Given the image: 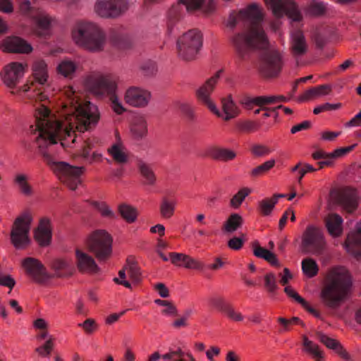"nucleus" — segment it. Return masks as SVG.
Listing matches in <instances>:
<instances>
[{"instance_id":"nucleus-64","label":"nucleus","mask_w":361,"mask_h":361,"mask_svg":"<svg viewBox=\"0 0 361 361\" xmlns=\"http://www.w3.org/2000/svg\"><path fill=\"white\" fill-rule=\"evenodd\" d=\"M78 326L82 327L87 334H92L97 328V324L93 319H87Z\"/></svg>"},{"instance_id":"nucleus-9","label":"nucleus","mask_w":361,"mask_h":361,"mask_svg":"<svg viewBox=\"0 0 361 361\" xmlns=\"http://www.w3.org/2000/svg\"><path fill=\"white\" fill-rule=\"evenodd\" d=\"M49 78L47 65L43 60H37L32 65V80L28 83L24 85L20 88V91L28 92L32 88L38 90V92L33 97H36L37 100L41 102L47 99V96L40 91L39 86L44 87L47 84Z\"/></svg>"},{"instance_id":"nucleus-49","label":"nucleus","mask_w":361,"mask_h":361,"mask_svg":"<svg viewBox=\"0 0 361 361\" xmlns=\"http://www.w3.org/2000/svg\"><path fill=\"white\" fill-rule=\"evenodd\" d=\"M264 286L269 293L271 295H275L279 287L276 282V277L274 274L268 273L264 276Z\"/></svg>"},{"instance_id":"nucleus-50","label":"nucleus","mask_w":361,"mask_h":361,"mask_svg":"<svg viewBox=\"0 0 361 361\" xmlns=\"http://www.w3.org/2000/svg\"><path fill=\"white\" fill-rule=\"evenodd\" d=\"M275 163L276 162L274 159H270L265 161L264 163L254 168L251 171V176L257 177L264 174L274 166Z\"/></svg>"},{"instance_id":"nucleus-12","label":"nucleus","mask_w":361,"mask_h":361,"mask_svg":"<svg viewBox=\"0 0 361 361\" xmlns=\"http://www.w3.org/2000/svg\"><path fill=\"white\" fill-rule=\"evenodd\" d=\"M222 71L219 70L212 76L206 80L195 91V96L200 103L207 106L213 114L217 116H221V111L214 103L211 94L214 92L218 83Z\"/></svg>"},{"instance_id":"nucleus-53","label":"nucleus","mask_w":361,"mask_h":361,"mask_svg":"<svg viewBox=\"0 0 361 361\" xmlns=\"http://www.w3.org/2000/svg\"><path fill=\"white\" fill-rule=\"evenodd\" d=\"M92 204L100 212L102 216L109 219H115L116 217V214L105 202H94Z\"/></svg>"},{"instance_id":"nucleus-20","label":"nucleus","mask_w":361,"mask_h":361,"mask_svg":"<svg viewBox=\"0 0 361 361\" xmlns=\"http://www.w3.org/2000/svg\"><path fill=\"white\" fill-rule=\"evenodd\" d=\"M338 202L348 213L353 212L358 205L357 190L350 188H345L338 195Z\"/></svg>"},{"instance_id":"nucleus-58","label":"nucleus","mask_w":361,"mask_h":361,"mask_svg":"<svg viewBox=\"0 0 361 361\" xmlns=\"http://www.w3.org/2000/svg\"><path fill=\"white\" fill-rule=\"evenodd\" d=\"M245 235L242 234V238L240 237H233L231 238L228 241V246L229 248L234 250H239L243 247L245 239H244Z\"/></svg>"},{"instance_id":"nucleus-29","label":"nucleus","mask_w":361,"mask_h":361,"mask_svg":"<svg viewBox=\"0 0 361 361\" xmlns=\"http://www.w3.org/2000/svg\"><path fill=\"white\" fill-rule=\"evenodd\" d=\"M107 152L113 160L118 164H125L128 161L127 149L121 142L113 144L108 148Z\"/></svg>"},{"instance_id":"nucleus-26","label":"nucleus","mask_w":361,"mask_h":361,"mask_svg":"<svg viewBox=\"0 0 361 361\" xmlns=\"http://www.w3.org/2000/svg\"><path fill=\"white\" fill-rule=\"evenodd\" d=\"M325 226L329 233L333 237H338L343 232V219L335 213L328 214L325 219Z\"/></svg>"},{"instance_id":"nucleus-56","label":"nucleus","mask_w":361,"mask_h":361,"mask_svg":"<svg viewBox=\"0 0 361 361\" xmlns=\"http://www.w3.org/2000/svg\"><path fill=\"white\" fill-rule=\"evenodd\" d=\"M250 151L255 157H264L269 154L271 150L269 147L262 145H254L252 146Z\"/></svg>"},{"instance_id":"nucleus-2","label":"nucleus","mask_w":361,"mask_h":361,"mask_svg":"<svg viewBox=\"0 0 361 361\" xmlns=\"http://www.w3.org/2000/svg\"><path fill=\"white\" fill-rule=\"evenodd\" d=\"M263 16L261 9L255 4L247 8L233 11L227 20L226 26L234 29L243 23L247 30L234 35L231 42L238 57L245 60L257 50H264L260 63V71L267 78L276 77L281 71L283 61L281 54L276 50H267L269 42L261 26Z\"/></svg>"},{"instance_id":"nucleus-45","label":"nucleus","mask_w":361,"mask_h":361,"mask_svg":"<svg viewBox=\"0 0 361 361\" xmlns=\"http://www.w3.org/2000/svg\"><path fill=\"white\" fill-rule=\"evenodd\" d=\"M284 292L286 293V295L294 299L296 302L300 303L304 308H305L307 310H308L310 312L315 314V310L310 307L307 302L298 293H296L290 286H286L284 288Z\"/></svg>"},{"instance_id":"nucleus-4","label":"nucleus","mask_w":361,"mask_h":361,"mask_svg":"<svg viewBox=\"0 0 361 361\" xmlns=\"http://www.w3.org/2000/svg\"><path fill=\"white\" fill-rule=\"evenodd\" d=\"M351 286L349 275L343 269H335L330 275V282L322 290L324 304L332 309L340 306Z\"/></svg>"},{"instance_id":"nucleus-8","label":"nucleus","mask_w":361,"mask_h":361,"mask_svg":"<svg viewBox=\"0 0 361 361\" xmlns=\"http://www.w3.org/2000/svg\"><path fill=\"white\" fill-rule=\"evenodd\" d=\"M20 12L32 19L33 32L39 37H46L49 34L51 18L39 10L29 0H23L20 5Z\"/></svg>"},{"instance_id":"nucleus-51","label":"nucleus","mask_w":361,"mask_h":361,"mask_svg":"<svg viewBox=\"0 0 361 361\" xmlns=\"http://www.w3.org/2000/svg\"><path fill=\"white\" fill-rule=\"evenodd\" d=\"M261 98L262 109L267 111L268 109H270V108L266 106L267 105L276 104L278 102H286L288 101V99L282 95L261 96Z\"/></svg>"},{"instance_id":"nucleus-7","label":"nucleus","mask_w":361,"mask_h":361,"mask_svg":"<svg viewBox=\"0 0 361 361\" xmlns=\"http://www.w3.org/2000/svg\"><path fill=\"white\" fill-rule=\"evenodd\" d=\"M202 46V35L197 29L190 30L176 42L178 56L182 60L189 61L195 59Z\"/></svg>"},{"instance_id":"nucleus-61","label":"nucleus","mask_w":361,"mask_h":361,"mask_svg":"<svg viewBox=\"0 0 361 361\" xmlns=\"http://www.w3.org/2000/svg\"><path fill=\"white\" fill-rule=\"evenodd\" d=\"M238 128L243 132H252L258 128L257 123L252 121H245L238 124Z\"/></svg>"},{"instance_id":"nucleus-47","label":"nucleus","mask_w":361,"mask_h":361,"mask_svg":"<svg viewBox=\"0 0 361 361\" xmlns=\"http://www.w3.org/2000/svg\"><path fill=\"white\" fill-rule=\"evenodd\" d=\"M276 204L272 198H265L259 202L258 210L263 216H268L271 214Z\"/></svg>"},{"instance_id":"nucleus-15","label":"nucleus","mask_w":361,"mask_h":361,"mask_svg":"<svg viewBox=\"0 0 361 361\" xmlns=\"http://www.w3.org/2000/svg\"><path fill=\"white\" fill-rule=\"evenodd\" d=\"M151 99L152 94L149 90L137 86L128 88L124 94L126 103L136 108L146 107Z\"/></svg>"},{"instance_id":"nucleus-21","label":"nucleus","mask_w":361,"mask_h":361,"mask_svg":"<svg viewBox=\"0 0 361 361\" xmlns=\"http://www.w3.org/2000/svg\"><path fill=\"white\" fill-rule=\"evenodd\" d=\"M4 50L8 52L27 54L32 51V46L18 37H9L3 42Z\"/></svg>"},{"instance_id":"nucleus-25","label":"nucleus","mask_w":361,"mask_h":361,"mask_svg":"<svg viewBox=\"0 0 361 361\" xmlns=\"http://www.w3.org/2000/svg\"><path fill=\"white\" fill-rule=\"evenodd\" d=\"M35 238L41 246L49 244L51 239L49 219L47 218L41 219L39 227L35 233Z\"/></svg>"},{"instance_id":"nucleus-48","label":"nucleus","mask_w":361,"mask_h":361,"mask_svg":"<svg viewBox=\"0 0 361 361\" xmlns=\"http://www.w3.org/2000/svg\"><path fill=\"white\" fill-rule=\"evenodd\" d=\"M239 102L245 109L248 110L252 109L255 105L262 107L261 96L255 97L243 96L239 99Z\"/></svg>"},{"instance_id":"nucleus-5","label":"nucleus","mask_w":361,"mask_h":361,"mask_svg":"<svg viewBox=\"0 0 361 361\" xmlns=\"http://www.w3.org/2000/svg\"><path fill=\"white\" fill-rule=\"evenodd\" d=\"M85 85L90 92L98 97L109 96L111 106L117 114L126 111L115 94L116 84L110 76L99 73L92 75L86 79Z\"/></svg>"},{"instance_id":"nucleus-39","label":"nucleus","mask_w":361,"mask_h":361,"mask_svg":"<svg viewBox=\"0 0 361 361\" xmlns=\"http://www.w3.org/2000/svg\"><path fill=\"white\" fill-rule=\"evenodd\" d=\"M182 27L180 16L176 11H171L167 23V35L171 36L176 34V31Z\"/></svg>"},{"instance_id":"nucleus-60","label":"nucleus","mask_w":361,"mask_h":361,"mask_svg":"<svg viewBox=\"0 0 361 361\" xmlns=\"http://www.w3.org/2000/svg\"><path fill=\"white\" fill-rule=\"evenodd\" d=\"M212 304L223 313L226 311L230 303L226 302L221 297H214L211 299Z\"/></svg>"},{"instance_id":"nucleus-6","label":"nucleus","mask_w":361,"mask_h":361,"mask_svg":"<svg viewBox=\"0 0 361 361\" xmlns=\"http://www.w3.org/2000/svg\"><path fill=\"white\" fill-rule=\"evenodd\" d=\"M326 240L324 231L316 226H307L301 237L300 249L306 255L320 256L325 253Z\"/></svg>"},{"instance_id":"nucleus-54","label":"nucleus","mask_w":361,"mask_h":361,"mask_svg":"<svg viewBox=\"0 0 361 361\" xmlns=\"http://www.w3.org/2000/svg\"><path fill=\"white\" fill-rule=\"evenodd\" d=\"M54 348L53 338H49L44 345L35 349V351L42 357H47L50 355Z\"/></svg>"},{"instance_id":"nucleus-46","label":"nucleus","mask_w":361,"mask_h":361,"mask_svg":"<svg viewBox=\"0 0 361 361\" xmlns=\"http://www.w3.org/2000/svg\"><path fill=\"white\" fill-rule=\"evenodd\" d=\"M326 4L319 0H312L307 7V11L310 15L319 16L324 13Z\"/></svg>"},{"instance_id":"nucleus-27","label":"nucleus","mask_w":361,"mask_h":361,"mask_svg":"<svg viewBox=\"0 0 361 361\" xmlns=\"http://www.w3.org/2000/svg\"><path fill=\"white\" fill-rule=\"evenodd\" d=\"M221 106L223 113L221 112V116L224 121H229L237 117L240 114V109L233 101L231 94L221 99Z\"/></svg>"},{"instance_id":"nucleus-36","label":"nucleus","mask_w":361,"mask_h":361,"mask_svg":"<svg viewBox=\"0 0 361 361\" xmlns=\"http://www.w3.org/2000/svg\"><path fill=\"white\" fill-rule=\"evenodd\" d=\"M95 144V139L89 138L85 141L82 147V157L90 162L98 161L102 158V154L98 152H94L91 156L90 154V150L94 148Z\"/></svg>"},{"instance_id":"nucleus-30","label":"nucleus","mask_w":361,"mask_h":361,"mask_svg":"<svg viewBox=\"0 0 361 361\" xmlns=\"http://www.w3.org/2000/svg\"><path fill=\"white\" fill-rule=\"evenodd\" d=\"M51 268L58 277L68 276L73 273V266L71 261L63 259H56L51 262Z\"/></svg>"},{"instance_id":"nucleus-63","label":"nucleus","mask_w":361,"mask_h":361,"mask_svg":"<svg viewBox=\"0 0 361 361\" xmlns=\"http://www.w3.org/2000/svg\"><path fill=\"white\" fill-rule=\"evenodd\" d=\"M0 285L8 287L11 290L16 285V281L10 275L0 274Z\"/></svg>"},{"instance_id":"nucleus-33","label":"nucleus","mask_w":361,"mask_h":361,"mask_svg":"<svg viewBox=\"0 0 361 361\" xmlns=\"http://www.w3.org/2000/svg\"><path fill=\"white\" fill-rule=\"evenodd\" d=\"M112 43L119 49H127L130 46V41L127 34L117 30H113L110 35Z\"/></svg>"},{"instance_id":"nucleus-34","label":"nucleus","mask_w":361,"mask_h":361,"mask_svg":"<svg viewBox=\"0 0 361 361\" xmlns=\"http://www.w3.org/2000/svg\"><path fill=\"white\" fill-rule=\"evenodd\" d=\"M15 184L17 185L20 193L25 196H31L33 194V189L28 183V176L24 173H18L16 175L14 180Z\"/></svg>"},{"instance_id":"nucleus-17","label":"nucleus","mask_w":361,"mask_h":361,"mask_svg":"<svg viewBox=\"0 0 361 361\" xmlns=\"http://www.w3.org/2000/svg\"><path fill=\"white\" fill-rule=\"evenodd\" d=\"M289 45L290 53L296 59L305 55L308 51V44L305 35L298 28L291 30Z\"/></svg>"},{"instance_id":"nucleus-62","label":"nucleus","mask_w":361,"mask_h":361,"mask_svg":"<svg viewBox=\"0 0 361 361\" xmlns=\"http://www.w3.org/2000/svg\"><path fill=\"white\" fill-rule=\"evenodd\" d=\"M187 269H202L203 268V264L196 260L194 258L190 257V256L187 255L185 261L183 264V265Z\"/></svg>"},{"instance_id":"nucleus-44","label":"nucleus","mask_w":361,"mask_h":361,"mask_svg":"<svg viewBox=\"0 0 361 361\" xmlns=\"http://www.w3.org/2000/svg\"><path fill=\"white\" fill-rule=\"evenodd\" d=\"M126 269H127V274L134 283H138L141 281V272L139 267L137 264L127 261L126 264Z\"/></svg>"},{"instance_id":"nucleus-18","label":"nucleus","mask_w":361,"mask_h":361,"mask_svg":"<svg viewBox=\"0 0 361 361\" xmlns=\"http://www.w3.org/2000/svg\"><path fill=\"white\" fill-rule=\"evenodd\" d=\"M75 264L79 271L82 273L94 274L99 271L94 258L78 248L75 250Z\"/></svg>"},{"instance_id":"nucleus-42","label":"nucleus","mask_w":361,"mask_h":361,"mask_svg":"<svg viewBox=\"0 0 361 361\" xmlns=\"http://www.w3.org/2000/svg\"><path fill=\"white\" fill-rule=\"evenodd\" d=\"M77 64L73 61L68 59L63 60L57 67L60 74L65 77L71 78L77 69Z\"/></svg>"},{"instance_id":"nucleus-19","label":"nucleus","mask_w":361,"mask_h":361,"mask_svg":"<svg viewBox=\"0 0 361 361\" xmlns=\"http://www.w3.org/2000/svg\"><path fill=\"white\" fill-rule=\"evenodd\" d=\"M24 66L18 62H13L4 68L2 78L5 85L10 87H14L24 74Z\"/></svg>"},{"instance_id":"nucleus-24","label":"nucleus","mask_w":361,"mask_h":361,"mask_svg":"<svg viewBox=\"0 0 361 361\" xmlns=\"http://www.w3.org/2000/svg\"><path fill=\"white\" fill-rule=\"evenodd\" d=\"M209 156L216 161L228 162L236 158L237 152L231 148L214 146L209 148Z\"/></svg>"},{"instance_id":"nucleus-23","label":"nucleus","mask_w":361,"mask_h":361,"mask_svg":"<svg viewBox=\"0 0 361 361\" xmlns=\"http://www.w3.org/2000/svg\"><path fill=\"white\" fill-rule=\"evenodd\" d=\"M317 338L318 340L325 345L328 348L332 349L345 360H350L351 357L348 353L343 348L341 343L336 340L329 337L322 332L317 333Z\"/></svg>"},{"instance_id":"nucleus-55","label":"nucleus","mask_w":361,"mask_h":361,"mask_svg":"<svg viewBox=\"0 0 361 361\" xmlns=\"http://www.w3.org/2000/svg\"><path fill=\"white\" fill-rule=\"evenodd\" d=\"M224 313L228 319L234 322H242L244 319L243 314L240 312L236 311L231 304Z\"/></svg>"},{"instance_id":"nucleus-35","label":"nucleus","mask_w":361,"mask_h":361,"mask_svg":"<svg viewBox=\"0 0 361 361\" xmlns=\"http://www.w3.org/2000/svg\"><path fill=\"white\" fill-rule=\"evenodd\" d=\"M302 344L304 347V350L310 354L315 361H324V353L319 349L318 345L314 343L312 341L309 340L307 336H303L302 337Z\"/></svg>"},{"instance_id":"nucleus-11","label":"nucleus","mask_w":361,"mask_h":361,"mask_svg":"<svg viewBox=\"0 0 361 361\" xmlns=\"http://www.w3.org/2000/svg\"><path fill=\"white\" fill-rule=\"evenodd\" d=\"M32 217L28 214L18 216L14 221L11 240L17 249H23L30 243L29 237Z\"/></svg>"},{"instance_id":"nucleus-14","label":"nucleus","mask_w":361,"mask_h":361,"mask_svg":"<svg viewBox=\"0 0 361 361\" xmlns=\"http://www.w3.org/2000/svg\"><path fill=\"white\" fill-rule=\"evenodd\" d=\"M264 1L276 18H279L286 15L293 22H300L302 20V15L293 2L283 0H264Z\"/></svg>"},{"instance_id":"nucleus-31","label":"nucleus","mask_w":361,"mask_h":361,"mask_svg":"<svg viewBox=\"0 0 361 361\" xmlns=\"http://www.w3.org/2000/svg\"><path fill=\"white\" fill-rule=\"evenodd\" d=\"M243 219L238 214H231L223 224L221 231L224 233H232L242 226Z\"/></svg>"},{"instance_id":"nucleus-32","label":"nucleus","mask_w":361,"mask_h":361,"mask_svg":"<svg viewBox=\"0 0 361 361\" xmlns=\"http://www.w3.org/2000/svg\"><path fill=\"white\" fill-rule=\"evenodd\" d=\"M176 204V201L175 199L169 197H163L159 205L161 216L164 219L171 218L174 214Z\"/></svg>"},{"instance_id":"nucleus-57","label":"nucleus","mask_w":361,"mask_h":361,"mask_svg":"<svg viewBox=\"0 0 361 361\" xmlns=\"http://www.w3.org/2000/svg\"><path fill=\"white\" fill-rule=\"evenodd\" d=\"M184 4L186 9L189 11H193L200 9L204 0H180Z\"/></svg>"},{"instance_id":"nucleus-3","label":"nucleus","mask_w":361,"mask_h":361,"mask_svg":"<svg viewBox=\"0 0 361 361\" xmlns=\"http://www.w3.org/2000/svg\"><path fill=\"white\" fill-rule=\"evenodd\" d=\"M75 43L91 51H99L104 48L106 37L100 27L94 22L78 20L72 32Z\"/></svg>"},{"instance_id":"nucleus-38","label":"nucleus","mask_w":361,"mask_h":361,"mask_svg":"<svg viewBox=\"0 0 361 361\" xmlns=\"http://www.w3.org/2000/svg\"><path fill=\"white\" fill-rule=\"evenodd\" d=\"M138 169L142 176L145 178V184L154 185L156 183V175L149 164L141 162L138 165Z\"/></svg>"},{"instance_id":"nucleus-28","label":"nucleus","mask_w":361,"mask_h":361,"mask_svg":"<svg viewBox=\"0 0 361 361\" xmlns=\"http://www.w3.org/2000/svg\"><path fill=\"white\" fill-rule=\"evenodd\" d=\"M130 131L137 140H141L147 134V122L145 116H136L131 122Z\"/></svg>"},{"instance_id":"nucleus-22","label":"nucleus","mask_w":361,"mask_h":361,"mask_svg":"<svg viewBox=\"0 0 361 361\" xmlns=\"http://www.w3.org/2000/svg\"><path fill=\"white\" fill-rule=\"evenodd\" d=\"M345 245L348 252L361 259V223L357 224L356 231L348 235Z\"/></svg>"},{"instance_id":"nucleus-41","label":"nucleus","mask_w":361,"mask_h":361,"mask_svg":"<svg viewBox=\"0 0 361 361\" xmlns=\"http://www.w3.org/2000/svg\"><path fill=\"white\" fill-rule=\"evenodd\" d=\"M139 70L142 75L150 78L156 75L158 68L155 61L147 59L140 63Z\"/></svg>"},{"instance_id":"nucleus-43","label":"nucleus","mask_w":361,"mask_h":361,"mask_svg":"<svg viewBox=\"0 0 361 361\" xmlns=\"http://www.w3.org/2000/svg\"><path fill=\"white\" fill-rule=\"evenodd\" d=\"M118 212L121 216L128 223H133L136 219V209L128 204H120L118 206Z\"/></svg>"},{"instance_id":"nucleus-37","label":"nucleus","mask_w":361,"mask_h":361,"mask_svg":"<svg viewBox=\"0 0 361 361\" xmlns=\"http://www.w3.org/2000/svg\"><path fill=\"white\" fill-rule=\"evenodd\" d=\"M254 255L259 258L265 259L271 265H279L276 256L274 253L267 249L258 245L257 244H256L254 247Z\"/></svg>"},{"instance_id":"nucleus-13","label":"nucleus","mask_w":361,"mask_h":361,"mask_svg":"<svg viewBox=\"0 0 361 361\" xmlns=\"http://www.w3.org/2000/svg\"><path fill=\"white\" fill-rule=\"evenodd\" d=\"M128 0H97L94 12L104 18H116L123 15L128 9Z\"/></svg>"},{"instance_id":"nucleus-40","label":"nucleus","mask_w":361,"mask_h":361,"mask_svg":"<svg viewBox=\"0 0 361 361\" xmlns=\"http://www.w3.org/2000/svg\"><path fill=\"white\" fill-rule=\"evenodd\" d=\"M301 267L303 274L309 278H312L318 274L319 266L312 258L307 257L304 259L302 261Z\"/></svg>"},{"instance_id":"nucleus-59","label":"nucleus","mask_w":361,"mask_h":361,"mask_svg":"<svg viewBox=\"0 0 361 361\" xmlns=\"http://www.w3.org/2000/svg\"><path fill=\"white\" fill-rule=\"evenodd\" d=\"M341 106V104H330V103H325L322 105L318 106L314 108L313 113L314 114H319L322 111H331V110H336L339 109Z\"/></svg>"},{"instance_id":"nucleus-1","label":"nucleus","mask_w":361,"mask_h":361,"mask_svg":"<svg viewBox=\"0 0 361 361\" xmlns=\"http://www.w3.org/2000/svg\"><path fill=\"white\" fill-rule=\"evenodd\" d=\"M62 102L57 115L52 114L45 104L36 108L35 124L30 126L31 133L44 160L59 180L71 190H75L81 183L83 167H75L55 158V145L71 147L76 141L75 130L84 132L96 125L99 118L97 106L90 102H83L73 87L62 90Z\"/></svg>"},{"instance_id":"nucleus-52","label":"nucleus","mask_w":361,"mask_h":361,"mask_svg":"<svg viewBox=\"0 0 361 361\" xmlns=\"http://www.w3.org/2000/svg\"><path fill=\"white\" fill-rule=\"evenodd\" d=\"M250 193V190L247 188L240 189L231 200V205L234 208H238L242 204L245 198Z\"/></svg>"},{"instance_id":"nucleus-16","label":"nucleus","mask_w":361,"mask_h":361,"mask_svg":"<svg viewBox=\"0 0 361 361\" xmlns=\"http://www.w3.org/2000/svg\"><path fill=\"white\" fill-rule=\"evenodd\" d=\"M22 266L25 273L37 283H44L49 278L45 267L35 258H25L22 262Z\"/></svg>"},{"instance_id":"nucleus-10","label":"nucleus","mask_w":361,"mask_h":361,"mask_svg":"<svg viewBox=\"0 0 361 361\" xmlns=\"http://www.w3.org/2000/svg\"><path fill=\"white\" fill-rule=\"evenodd\" d=\"M112 238L105 231H95L88 239L89 249L94 253L99 261L106 260L112 252Z\"/></svg>"}]
</instances>
